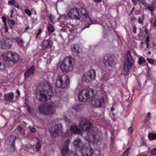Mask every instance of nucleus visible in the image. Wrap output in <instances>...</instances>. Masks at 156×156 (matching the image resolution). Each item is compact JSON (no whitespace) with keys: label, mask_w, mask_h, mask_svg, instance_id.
Returning a JSON list of instances; mask_svg holds the SVG:
<instances>
[{"label":"nucleus","mask_w":156,"mask_h":156,"mask_svg":"<svg viewBox=\"0 0 156 156\" xmlns=\"http://www.w3.org/2000/svg\"><path fill=\"white\" fill-rule=\"evenodd\" d=\"M41 33V29L39 28L38 29V31L36 35V37L37 38H38L39 36L40 35Z\"/></svg>","instance_id":"40"},{"label":"nucleus","mask_w":156,"mask_h":156,"mask_svg":"<svg viewBox=\"0 0 156 156\" xmlns=\"http://www.w3.org/2000/svg\"><path fill=\"white\" fill-rule=\"evenodd\" d=\"M94 90L90 88L87 87L82 89L78 94V97L95 98V95L94 93Z\"/></svg>","instance_id":"9"},{"label":"nucleus","mask_w":156,"mask_h":156,"mask_svg":"<svg viewBox=\"0 0 156 156\" xmlns=\"http://www.w3.org/2000/svg\"><path fill=\"white\" fill-rule=\"evenodd\" d=\"M144 37L146 38L145 42L146 44L147 48H148L149 46L150 37L148 35H145Z\"/></svg>","instance_id":"28"},{"label":"nucleus","mask_w":156,"mask_h":156,"mask_svg":"<svg viewBox=\"0 0 156 156\" xmlns=\"http://www.w3.org/2000/svg\"><path fill=\"white\" fill-rule=\"evenodd\" d=\"M81 106L80 105H79L76 106V107H73V108L76 111H78L80 110V107Z\"/></svg>","instance_id":"44"},{"label":"nucleus","mask_w":156,"mask_h":156,"mask_svg":"<svg viewBox=\"0 0 156 156\" xmlns=\"http://www.w3.org/2000/svg\"><path fill=\"white\" fill-rule=\"evenodd\" d=\"M16 129L19 131H21L22 130V128L21 126L18 125L17 126Z\"/></svg>","instance_id":"51"},{"label":"nucleus","mask_w":156,"mask_h":156,"mask_svg":"<svg viewBox=\"0 0 156 156\" xmlns=\"http://www.w3.org/2000/svg\"><path fill=\"white\" fill-rule=\"evenodd\" d=\"M27 98H25V104L26 105L28 108H29V107H28V106L27 105H28V102H27Z\"/></svg>","instance_id":"61"},{"label":"nucleus","mask_w":156,"mask_h":156,"mask_svg":"<svg viewBox=\"0 0 156 156\" xmlns=\"http://www.w3.org/2000/svg\"><path fill=\"white\" fill-rule=\"evenodd\" d=\"M148 137L150 140H156V134H149L148 135Z\"/></svg>","instance_id":"29"},{"label":"nucleus","mask_w":156,"mask_h":156,"mask_svg":"<svg viewBox=\"0 0 156 156\" xmlns=\"http://www.w3.org/2000/svg\"><path fill=\"white\" fill-rule=\"evenodd\" d=\"M138 63L139 65H141L142 64L146 63V59L144 58L142 56H140L139 58Z\"/></svg>","instance_id":"30"},{"label":"nucleus","mask_w":156,"mask_h":156,"mask_svg":"<svg viewBox=\"0 0 156 156\" xmlns=\"http://www.w3.org/2000/svg\"><path fill=\"white\" fill-rule=\"evenodd\" d=\"M14 94L12 92H10L8 94H5L4 95V98H13Z\"/></svg>","instance_id":"36"},{"label":"nucleus","mask_w":156,"mask_h":156,"mask_svg":"<svg viewBox=\"0 0 156 156\" xmlns=\"http://www.w3.org/2000/svg\"><path fill=\"white\" fill-rule=\"evenodd\" d=\"M36 93V95L39 98H47V95L51 98L53 95L50 83L47 80L40 83L37 88Z\"/></svg>","instance_id":"1"},{"label":"nucleus","mask_w":156,"mask_h":156,"mask_svg":"<svg viewBox=\"0 0 156 156\" xmlns=\"http://www.w3.org/2000/svg\"><path fill=\"white\" fill-rule=\"evenodd\" d=\"M141 89L140 84L138 83L137 85H136L133 88V91H139Z\"/></svg>","instance_id":"38"},{"label":"nucleus","mask_w":156,"mask_h":156,"mask_svg":"<svg viewBox=\"0 0 156 156\" xmlns=\"http://www.w3.org/2000/svg\"><path fill=\"white\" fill-rule=\"evenodd\" d=\"M14 40L19 46L21 47L23 46V41L21 38L17 37L15 38Z\"/></svg>","instance_id":"26"},{"label":"nucleus","mask_w":156,"mask_h":156,"mask_svg":"<svg viewBox=\"0 0 156 156\" xmlns=\"http://www.w3.org/2000/svg\"><path fill=\"white\" fill-rule=\"evenodd\" d=\"M136 19V17L135 16H131L130 17V20H135Z\"/></svg>","instance_id":"63"},{"label":"nucleus","mask_w":156,"mask_h":156,"mask_svg":"<svg viewBox=\"0 0 156 156\" xmlns=\"http://www.w3.org/2000/svg\"><path fill=\"white\" fill-rule=\"evenodd\" d=\"M108 79V76H107L105 75V76H104L101 78V80H103L105 81H106Z\"/></svg>","instance_id":"46"},{"label":"nucleus","mask_w":156,"mask_h":156,"mask_svg":"<svg viewBox=\"0 0 156 156\" xmlns=\"http://www.w3.org/2000/svg\"><path fill=\"white\" fill-rule=\"evenodd\" d=\"M126 59L123 67V71L126 75H128L130 69L134 65V61L131 55L130 51H127L126 55Z\"/></svg>","instance_id":"4"},{"label":"nucleus","mask_w":156,"mask_h":156,"mask_svg":"<svg viewBox=\"0 0 156 156\" xmlns=\"http://www.w3.org/2000/svg\"><path fill=\"white\" fill-rule=\"evenodd\" d=\"M11 53L12 55L11 56L10 61L13 63L17 62L19 60L20 55L12 51H11Z\"/></svg>","instance_id":"21"},{"label":"nucleus","mask_w":156,"mask_h":156,"mask_svg":"<svg viewBox=\"0 0 156 156\" xmlns=\"http://www.w3.org/2000/svg\"><path fill=\"white\" fill-rule=\"evenodd\" d=\"M131 1L134 5H136L137 0H131Z\"/></svg>","instance_id":"60"},{"label":"nucleus","mask_w":156,"mask_h":156,"mask_svg":"<svg viewBox=\"0 0 156 156\" xmlns=\"http://www.w3.org/2000/svg\"><path fill=\"white\" fill-rule=\"evenodd\" d=\"M151 154L154 155H156V148H153L151 151Z\"/></svg>","instance_id":"48"},{"label":"nucleus","mask_w":156,"mask_h":156,"mask_svg":"<svg viewBox=\"0 0 156 156\" xmlns=\"http://www.w3.org/2000/svg\"><path fill=\"white\" fill-rule=\"evenodd\" d=\"M73 55H79L80 53L79 47L77 44H74L73 47H71Z\"/></svg>","instance_id":"22"},{"label":"nucleus","mask_w":156,"mask_h":156,"mask_svg":"<svg viewBox=\"0 0 156 156\" xmlns=\"http://www.w3.org/2000/svg\"><path fill=\"white\" fill-rule=\"evenodd\" d=\"M132 27L133 28V32L134 34L136 33V26L135 25H133L132 26Z\"/></svg>","instance_id":"49"},{"label":"nucleus","mask_w":156,"mask_h":156,"mask_svg":"<svg viewBox=\"0 0 156 156\" xmlns=\"http://www.w3.org/2000/svg\"><path fill=\"white\" fill-rule=\"evenodd\" d=\"M79 127L83 130L88 132H91L93 126L87 119L84 118H81L80 120Z\"/></svg>","instance_id":"7"},{"label":"nucleus","mask_w":156,"mask_h":156,"mask_svg":"<svg viewBox=\"0 0 156 156\" xmlns=\"http://www.w3.org/2000/svg\"><path fill=\"white\" fill-rule=\"evenodd\" d=\"M133 128L132 126L128 128V133L129 134V135H131L132 133V131H133Z\"/></svg>","instance_id":"47"},{"label":"nucleus","mask_w":156,"mask_h":156,"mask_svg":"<svg viewBox=\"0 0 156 156\" xmlns=\"http://www.w3.org/2000/svg\"><path fill=\"white\" fill-rule=\"evenodd\" d=\"M67 16L70 19L79 20L80 19L79 9L77 8H72L70 9Z\"/></svg>","instance_id":"12"},{"label":"nucleus","mask_w":156,"mask_h":156,"mask_svg":"<svg viewBox=\"0 0 156 156\" xmlns=\"http://www.w3.org/2000/svg\"><path fill=\"white\" fill-rule=\"evenodd\" d=\"M104 63L105 65L112 67L116 64L114 58L110 56L109 55H108L104 57Z\"/></svg>","instance_id":"13"},{"label":"nucleus","mask_w":156,"mask_h":156,"mask_svg":"<svg viewBox=\"0 0 156 156\" xmlns=\"http://www.w3.org/2000/svg\"><path fill=\"white\" fill-rule=\"evenodd\" d=\"M64 119L66 121L68 122L69 123H70L71 122V120H70V119L67 118L66 117H64Z\"/></svg>","instance_id":"55"},{"label":"nucleus","mask_w":156,"mask_h":156,"mask_svg":"<svg viewBox=\"0 0 156 156\" xmlns=\"http://www.w3.org/2000/svg\"><path fill=\"white\" fill-rule=\"evenodd\" d=\"M147 61L150 64H153L154 63V60L150 58H147Z\"/></svg>","instance_id":"42"},{"label":"nucleus","mask_w":156,"mask_h":156,"mask_svg":"<svg viewBox=\"0 0 156 156\" xmlns=\"http://www.w3.org/2000/svg\"><path fill=\"white\" fill-rule=\"evenodd\" d=\"M30 131L31 132L34 133L36 131V129L34 128H32L30 129Z\"/></svg>","instance_id":"53"},{"label":"nucleus","mask_w":156,"mask_h":156,"mask_svg":"<svg viewBox=\"0 0 156 156\" xmlns=\"http://www.w3.org/2000/svg\"><path fill=\"white\" fill-rule=\"evenodd\" d=\"M73 144L74 147H75L76 149L79 151H81L84 148V145L82 141L79 138L75 140L73 142Z\"/></svg>","instance_id":"16"},{"label":"nucleus","mask_w":156,"mask_h":156,"mask_svg":"<svg viewBox=\"0 0 156 156\" xmlns=\"http://www.w3.org/2000/svg\"><path fill=\"white\" fill-rule=\"evenodd\" d=\"M144 14H143L142 15V17H139L138 19V23H139L143 24L144 23Z\"/></svg>","instance_id":"31"},{"label":"nucleus","mask_w":156,"mask_h":156,"mask_svg":"<svg viewBox=\"0 0 156 156\" xmlns=\"http://www.w3.org/2000/svg\"><path fill=\"white\" fill-rule=\"evenodd\" d=\"M87 135L88 136L86 139L90 142H94L96 140L97 141V139L99 137L97 133L93 131L91 133H88Z\"/></svg>","instance_id":"17"},{"label":"nucleus","mask_w":156,"mask_h":156,"mask_svg":"<svg viewBox=\"0 0 156 156\" xmlns=\"http://www.w3.org/2000/svg\"><path fill=\"white\" fill-rule=\"evenodd\" d=\"M47 29L49 34H51L55 31L54 26L50 23H49L47 25Z\"/></svg>","instance_id":"25"},{"label":"nucleus","mask_w":156,"mask_h":156,"mask_svg":"<svg viewBox=\"0 0 156 156\" xmlns=\"http://www.w3.org/2000/svg\"><path fill=\"white\" fill-rule=\"evenodd\" d=\"M96 74L95 70L91 69L87 73H84L82 77L83 80L87 83H89L95 79Z\"/></svg>","instance_id":"10"},{"label":"nucleus","mask_w":156,"mask_h":156,"mask_svg":"<svg viewBox=\"0 0 156 156\" xmlns=\"http://www.w3.org/2000/svg\"><path fill=\"white\" fill-rule=\"evenodd\" d=\"M16 2L15 0H10L8 2V4L9 5H13Z\"/></svg>","instance_id":"39"},{"label":"nucleus","mask_w":156,"mask_h":156,"mask_svg":"<svg viewBox=\"0 0 156 156\" xmlns=\"http://www.w3.org/2000/svg\"><path fill=\"white\" fill-rule=\"evenodd\" d=\"M144 32L145 34V35H148V30L147 28H146L144 29Z\"/></svg>","instance_id":"58"},{"label":"nucleus","mask_w":156,"mask_h":156,"mask_svg":"<svg viewBox=\"0 0 156 156\" xmlns=\"http://www.w3.org/2000/svg\"><path fill=\"white\" fill-rule=\"evenodd\" d=\"M70 129L71 133L74 134L80 133L81 132V131L79 128L76 126H71Z\"/></svg>","instance_id":"23"},{"label":"nucleus","mask_w":156,"mask_h":156,"mask_svg":"<svg viewBox=\"0 0 156 156\" xmlns=\"http://www.w3.org/2000/svg\"><path fill=\"white\" fill-rule=\"evenodd\" d=\"M79 11L80 15V18L81 17L84 19L88 18L90 21V23H87V24L85 25V26L83 27V30H84L86 28L89 27V26L92 24V22L90 20L89 17L88 12L87 9L84 8H81L79 9Z\"/></svg>","instance_id":"11"},{"label":"nucleus","mask_w":156,"mask_h":156,"mask_svg":"<svg viewBox=\"0 0 156 156\" xmlns=\"http://www.w3.org/2000/svg\"><path fill=\"white\" fill-rule=\"evenodd\" d=\"M51 131L55 134H62V124L61 123L54 124L51 127Z\"/></svg>","instance_id":"14"},{"label":"nucleus","mask_w":156,"mask_h":156,"mask_svg":"<svg viewBox=\"0 0 156 156\" xmlns=\"http://www.w3.org/2000/svg\"><path fill=\"white\" fill-rule=\"evenodd\" d=\"M48 17L50 21L52 23H55L54 19L55 18V17L52 14H50L48 16Z\"/></svg>","instance_id":"35"},{"label":"nucleus","mask_w":156,"mask_h":156,"mask_svg":"<svg viewBox=\"0 0 156 156\" xmlns=\"http://www.w3.org/2000/svg\"><path fill=\"white\" fill-rule=\"evenodd\" d=\"M12 46L10 42L8 40H0V48L2 49H8L10 48Z\"/></svg>","instance_id":"19"},{"label":"nucleus","mask_w":156,"mask_h":156,"mask_svg":"<svg viewBox=\"0 0 156 156\" xmlns=\"http://www.w3.org/2000/svg\"><path fill=\"white\" fill-rule=\"evenodd\" d=\"M11 152L12 153H14L15 150V144H9Z\"/></svg>","instance_id":"37"},{"label":"nucleus","mask_w":156,"mask_h":156,"mask_svg":"<svg viewBox=\"0 0 156 156\" xmlns=\"http://www.w3.org/2000/svg\"><path fill=\"white\" fill-rule=\"evenodd\" d=\"M16 137L15 135H11L8 137L9 144H15L14 141L16 139Z\"/></svg>","instance_id":"27"},{"label":"nucleus","mask_w":156,"mask_h":156,"mask_svg":"<svg viewBox=\"0 0 156 156\" xmlns=\"http://www.w3.org/2000/svg\"><path fill=\"white\" fill-rule=\"evenodd\" d=\"M56 108L54 104L46 105H41L38 107L40 112L44 114L50 115L55 111Z\"/></svg>","instance_id":"5"},{"label":"nucleus","mask_w":156,"mask_h":156,"mask_svg":"<svg viewBox=\"0 0 156 156\" xmlns=\"http://www.w3.org/2000/svg\"><path fill=\"white\" fill-rule=\"evenodd\" d=\"M35 67L33 65L30 67L28 68L24 73V76L25 77L29 78L30 76L33 75L35 73Z\"/></svg>","instance_id":"18"},{"label":"nucleus","mask_w":156,"mask_h":156,"mask_svg":"<svg viewBox=\"0 0 156 156\" xmlns=\"http://www.w3.org/2000/svg\"><path fill=\"white\" fill-rule=\"evenodd\" d=\"M13 98H4L5 100L9 102H12Z\"/></svg>","instance_id":"50"},{"label":"nucleus","mask_w":156,"mask_h":156,"mask_svg":"<svg viewBox=\"0 0 156 156\" xmlns=\"http://www.w3.org/2000/svg\"><path fill=\"white\" fill-rule=\"evenodd\" d=\"M130 149L129 147L126 151H124L121 156H128Z\"/></svg>","instance_id":"32"},{"label":"nucleus","mask_w":156,"mask_h":156,"mask_svg":"<svg viewBox=\"0 0 156 156\" xmlns=\"http://www.w3.org/2000/svg\"><path fill=\"white\" fill-rule=\"evenodd\" d=\"M148 10L151 12L152 14H153V12L155 10V8L154 7L153 4L151 5L148 6Z\"/></svg>","instance_id":"33"},{"label":"nucleus","mask_w":156,"mask_h":156,"mask_svg":"<svg viewBox=\"0 0 156 156\" xmlns=\"http://www.w3.org/2000/svg\"><path fill=\"white\" fill-rule=\"evenodd\" d=\"M75 59L71 57H66L61 62L60 69L63 73H67L72 71Z\"/></svg>","instance_id":"2"},{"label":"nucleus","mask_w":156,"mask_h":156,"mask_svg":"<svg viewBox=\"0 0 156 156\" xmlns=\"http://www.w3.org/2000/svg\"><path fill=\"white\" fill-rule=\"evenodd\" d=\"M140 2L142 5L146 4V2H145V0H140Z\"/></svg>","instance_id":"57"},{"label":"nucleus","mask_w":156,"mask_h":156,"mask_svg":"<svg viewBox=\"0 0 156 156\" xmlns=\"http://www.w3.org/2000/svg\"><path fill=\"white\" fill-rule=\"evenodd\" d=\"M52 45V42L49 40H44L41 43V46L44 49L47 48H51Z\"/></svg>","instance_id":"20"},{"label":"nucleus","mask_w":156,"mask_h":156,"mask_svg":"<svg viewBox=\"0 0 156 156\" xmlns=\"http://www.w3.org/2000/svg\"><path fill=\"white\" fill-rule=\"evenodd\" d=\"M83 156H92L94 151L90 145L87 147H84L81 151Z\"/></svg>","instance_id":"15"},{"label":"nucleus","mask_w":156,"mask_h":156,"mask_svg":"<svg viewBox=\"0 0 156 156\" xmlns=\"http://www.w3.org/2000/svg\"><path fill=\"white\" fill-rule=\"evenodd\" d=\"M5 32H6L8 31V28L7 26V25H5Z\"/></svg>","instance_id":"62"},{"label":"nucleus","mask_w":156,"mask_h":156,"mask_svg":"<svg viewBox=\"0 0 156 156\" xmlns=\"http://www.w3.org/2000/svg\"><path fill=\"white\" fill-rule=\"evenodd\" d=\"M80 101L87 102L90 101L89 103L95 107H100L103 104L104 100L102 98H78Z\"/></svg>","instance_id":"8"},{"label":"nucleus","mask_w":156,"mask_h":156,"mask_svg":"<svg viewBox=\"0 0 156 156\" xmlns=\"http://www.w3.org/2000/svg\"><path fill=\"white\" fill-rule=\"evenodd\" d=\"M68 156H79L76 154H73V153H70Z\"/></svg>","instance_id":"54"},{"label":"nucleus","mask_w":156,"mask_h":156,"mask_svg":"<svg viewBox=\"0 0 156 156\" xmlns=\"http://www.w3.org/2000/svg\"><path fill=\"white\" fill-rule=\"evenodd\" d=\"M56 80L55 84L56 87L61 88L63 89L66 88L69 83V80L68 76L65 74L59 75Z\"/></svg>","instance_id":"3"},{"label":"nucleus","mask_w":156,"mask_h":156,"mask_svg":"<svg viewBox=\"0 0 156 156\" xmlns=\"http://www.w3.org/2000/svg\"><path fill=\"white\" fill-rule=\"evenodd\" d=\"M153 26L155 27L156 28V19H155L154 21V23Z\"/></svg>","instance_id":"64"},{"label":"nucleus","mask_w":156,"mask_h":156,"mask_svg":"<svg viewBox=\"0 0 156 156\" xmlns=\"http://www.w3.org/2000/svg\"><path fill=\"white\" fill-rule=\"evenodd\" d=\"M13 5L18 9H19L20 8V6L16 2Z\"/></svg>","instance_id":"59"},{"label":"nucleus","mask_w":156,"mask_h":156,"mask_svg":"<svg viewBox=\"0 0 156 156\" xmlns=\"http://www.w3.org/2000/svg\"><path fill=\"white\" fill-rule=\"evenodd\" d=\"M143 5L144 6L145 8V10H147L148 9L147 7H148V6L149 5V4L148 3H147V2H146V4H143Z\"/></svg>","instance_id":"52"},{"label":"nucleus","mask_w":156,"mask_h":156,"mask_svg":"<svg viewBox=\"0 0 156 156\" xmlns=\"http://www.w3.org/2000/svg\"><path fill=\"white\" fill-rule=\"evenodd\" d=\"M25 12L29 16H30L31 14V13L30 11L27 9H25Z\"/></svg>","instance_id":"43"},{"label":"nucleus","mask_w":156,"mask_h":156,"mask_svg":"<svg viewBox=\"0 0 156 156\" xmlns=\"http://www.w3.org/2000/svg\"><path fill=\"white\" fill-rule=\"evenodd\" d=\"M10 22L12 25L13 26H14L16 24L14 20H10Z\"/></svg>","instance_id":"56"},{"label":"nucleus","mask_w":156,"mask_h":156,"mask_svg":"<svg viewBox=\"0 0 156 156\" xmlns=\"http://www.w3.org/2000/svg\"><path fill=\"white\" fill-rule=\"evenodd\" d=\"M38 142L37 143L36 146L35 148L37 150V151H39L41 148V144L40 143L39 140L38 139Z\"/></svg>","instance_id":"34"},{"label":"nucleus","mask_w":156,"mask_h":156,"mask_svg":"<svg viewBox=\"0 0 156 156\" xmlns=\"http://www.w3.org/2000/svg\"><path fill=\"white\" fill-rule=\"evenodd\" d=\"M48 98H39L38 101H40L45 102L48 101Z\"/></svg>","instance_id":"45"},{"label":"nucleus","mask_w":156,"mask_h":156,"mask_svg":"<svg viewBox=\"0 0 156 156\" xmlns=\"http://www.w3.org/2000/svg\"><path fill=\"white\" fill-rule=\"evenodd\" d=\"M71 133L69 132L62 136V140L64 142L63 148L61 150V153L62 156H66L69 151V145L70 142L69 137Z\"/></svg>","instance_id":"6"},{"label":"nucleus","mask_w":156,"mask_h":156,"mask_svg":"<svg viewBox=\"0 0 156 156\" xmlns=\"http://www.w3.org/2000/svg\"><path fill=\"white\" fill-rule=\"evenodd\" d=\"M11 51H10L7 52L3 53L2 54L1 56L2 57L4 60L10 61L11 56L12 55V54L11 53Z\"/></svg>","instance_id":"24"},{"label":"nucleus","mask_w":156,"mask_h":156,"mask_svg":"<svg viewBox=\"0 0 156 156\" xmlns=\"http://www.w3.org/2000/svg\"><path fill=\"white\" fill-rule=\"evenodd\" d=\"M2 18L5 25H6V17L3 16H2Z\"/></svg>","instance_id":"41"}]
</instances>
